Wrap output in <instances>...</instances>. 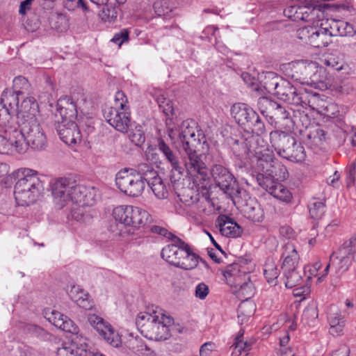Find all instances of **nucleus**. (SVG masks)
<instances>
[{"mask_svg":"<svg viewBox=\"0 0 356 356\" xmlns=\"http://www.w3.org/2000/svg\"><path fill=\"white\" fill-rule=\"evenodd\" d=\"M58 112L63 119L62 121L65 122L69 120L74 121V119L77 116L76 106H70V108H65L63 110H58Z\"/></svg>","mask_w":356,"mask_h":356,"instance_id":"obj_51","label":"nucleus"},{"mask_svg":"<svg viewBox=\"0 0 356 356\" xmlns=\"http://www.w3.org/2000/svg\"><path fill=\"white\" fill-rule=\"evenodd\" d=\"M23 177L19 178L15 185L14 195L19 206H29L34 203L39 197L42 184L31 169L23 171Z\"/></svg>","mask_w":356,"mask_h":356,"instance_id":"obj_7","label":"nucleus"},{"mask_svg":"<svg viewBox=\"0 0 356 356\" xmlns=\"http://www.w3.org/2000/svg\"><path fill=\"white\" fill-rule=\"evenodd\" d=\"M152 96L155 98L159 108L165 115L173 114V104L170 99L166 98L163 92L160 90H155L152 92Z\"/></svg>","mask_w":356,"mask_h":356,"instance_id":"obj_33","label":"nucleus"},{"mask_svg":"<svg viewBox=\"0 0 356 356\" xmlns=\"http://www.w3.org/2000/svg\"><path fill=\"white\" fill-rule=\"evenodd\" d=\"M47 319L54 326L64 332L72 334H77L79 332V327L74 323L67 316H64L59 312L55 310L52 311L51 314L47 317Z\"/></svg>","mask_w":356,"mask_h":356,"instance_id":"obj_24","label":"nucleus"},{"mask_svg":"<svg viewBox=\"0 0 356 356\" xmlns=\"http://www.w3.org/2000/svg\"><path fill=\"white\" fill-rule=\"evenodd\" d=\"M281 80H282V79L277 76L274 72H267L264 78V88L268 92L275 95L277 88H278V86H280Z\"/></svg>","mask_w":356,"mask_h":356,"instance_id":"obj_38","label":"nucleus"},{"mask_svg":"<svg viewBox=\"0 0 356 356\" xmlns=\"http://www.w3.org/2000/svg\"><path fill=\"white\" fill-rule=\"evenodd\" d=\"M355 247L350 241H346L337 252H334L335 254L342 260V261H349V256L353 254Z\"/></svg>","mask_w":356,"mask_h":356,"instance_id":"obj_42","label":"nucleus"},{"mask_svg":"<svg viewBox=\"0 0 356 356\" xmlns=\"http://www.w3.org/2000/svg\"><path fill=\"white\" fill-rule=\"evenodd\" d=\"M289 67L292 71L289 76L302 84L318 85L323 82L320 76L325 72V70L319 68L316 63L298 61L289 64Z\"/></svg>","mask_w":356,"mask_h":356,"instance_id":"obj_11","label":"nucleus"},{"mask_svg":"<svg viewBox=\"0 0 356 356\" xmlns=\"http://www.w3.org/2000/svg\"><path fill=\"white\" fill-rule=\"evenodd\" d=\"M151 231L154 233L167 236L170 239L174 236L171 233H169L166 229L157 225L152 226L151 227Z\"/></svg>","mask_w":356,"mask_h":356,"instance_id":"obj_62","label":"nucleus"},{"mask_svg":"<svg viewBox=\"0 0 356 356\" xmlns=\"http://www.w3.org/2000/svg\"><path fill=\"white\" fill-rule=\"evenodd\" d=\"M218 224L222 235L227 237H237L241 234V227L227 216H220Z\"/></svg>","mask_w":356,"mask_h":356,"instance_id":"obj_27","label":"nucleus"},{"mask_svg":"<svg viewBox=\"0 0 356 356\" xmlns=\"http://www.w3.org/2000/svg\"><path fill=\"white\" fill-rule=\"evenodd\" d=\"M33 1V0H24L22 1L19 6V14L24 15L27 10H29Z\"/></svg>","mask_w":356,"mask_h":356,"instance_id":"obj_63","label":"nucleus"},{"mask_svg":"<svg viewBox=\"0 0 356 356\" xmlns=\"http://www.w3.org/2000/svg\"><path fill=\"white\" fill-rule=\"evenodd\" d=\"M104 118L117 131L127 132L131 127L129 106L125 94L118 91L115 95L114 105L104 111Z\"/></svg>","mask_w":356,"mask_h":356,"instance_id":"obj_8","label":"nucleus"},{"mask_svg":"<svg viewBox=\"0 0 356 356\" xmlns=\"http://www.w3.org/2000/svg\"><path fill=\"white\" fill-rule=\"evenodd\" d=\"M70 106H76L70 97L65 96L60 97L57 102V111L70 108Z\"/></svg>","mask_w":356,"mask_h":356,"instance_id":"obj_59","label":"nucleus"},{"mask_svg":"<svg viewBox=\"0 0 356 356\" xmlns=\"http://www.w3.org/2000/svg\"><path fill=\"white\" fill-rule=\"evenodd\" d=\"M156 146L159 151L163 154L165 160L170 163L172 170H175L178 174L181 175L183 168L180 165L179 159L176 152L161 138L158 139Z\"/></svg>","mask_w":356,"mask_h":356,"instance_id":"obj_25","label":"nucleus"},{"mask_svg":"<svg viewBox=\"0 0 356 356\" xmlns=\"http://www.w3.org/2000/svg\"><path fill=\"white\" fill-rule=\"evenodd\" d=\"M232 346L234 347V353L236 355H241L242 352H246L250 350V344L243 341L239 338L236 339Z\"/></svg>","mask_w":356,"mask_h":356,"instance_id":"obj_56","label":"nucleus"},{"mask_svg":"<svg viewBox=\"0 0 356 356\" xmlns=\"http://www.w3.org/2000/svg\"><path fill=\"white\" fill-rule=\"evenodd\" d=\"M49 26L52 29L58 32H63L66 29V21L65 17L57 13L51 14L49 18Z\"/></svg>","mask_w":356,"mask_h":356,"instance_id":"obj_43","label":"nucleus"},{"mask_svg":"<svg viewBox=\"0 0 356 356\" xmlns=\"http://www.w3.org/2000/svg\"><path fill=\"white\" fill-rule=\"evenodd\" d=\"M334 32L327 28L307 26L298 31V38L314 48H323L332 42Z\"/></svg>","mask_w":356,"mask_h":356,"instance_id":"obj_12","label":"nucleus"},{"mask_svg":"<svg viewBox=\"0 0 356 356\" xmlns=\"http://www.w3.org/2000/svg\"><path fill=\"white\" fill-rule=\"evenodd\" d=\"M249 151L257 158V166L262 171L257 175V179L262 176L264 179L270 181H282L287 177L286 168L278 160L275 159L271 151L267 148L254 147L250 145Z\"/></svg>","mask_w":356,"mask_h":356,"instance_id":"obj_6","label":"nucleus"},{"mask_svg":"<svg viewBox=\"0 0 356 356\" xmlns=\"http://www.w3.org/2000/svg\"><path fill=\"white\" fill-rule=\"evenodd\" d=\"M318 315L317 307L315 305H309L303 311L302 318L314 320L318 318Z\"/></svg>","mask_w":356,"mask_h":356,"instance_id":"obj_58","label":"nucleus"},{"mask_svg":"<svg viewBox=\"0 0 356 356\" xmlns=\"http://www.w3.org/2000/svg\"><path fill=\"white\" fill-rule=\"evenodd\" d=\"M233 292L236 296L243 301L241 302L238 309V316L243 315L250 316L254 312V305L247 300L254 294L253 284L250 281H244L238 284L237 288L233 289Z\"/></svg>","mask_w":356,"mask_h":356,"instance_id":"obj_17","label":"nucleus"},{"mask_svg":"<svg viewBox=\"0 0 356 356\" xmlns=\"http://www.w3.org/2000/svg\"><path fill=\"white\" fill-rule=\"evenodd\" d=\"M307 137L314 143L318 145L325 139V132L323 129L316 128L312 131H310Z\"/></svg>","mask_w":356,"mask_h":356,"instance_id":"obj_53","label":"nucleus"},{"mask_svg":"<svg viewBox=\"0 0 356 356\" xmlns=\"http://www.w3.org/2000/svg\"><path fill=\"white\" fill-rule=\"evenodd\" d=\"M282 257L283 258L282 265L283 271H289V269L298 268L300 257L293 243H287L284 246V252Z\"/></svg>","mask_w":356,"mask_h":356,"instance_id":"obj_26","label":"nucleus"},{"mask_svg":"<svg viewBox=\"0 0 356 356\" xmlns=\"http://www.w3.org/2000/svg\"><path fill=\"white\" fill-rule=\"evenodd\" d=\"M264 274L267 282L273 285L277 284L280 270L274 261L268 259L264 267Z\"/></svg>","mask_w":356,"mask_h":356,"instance_id":"obj_35","label":"nucleus"},{"mask_svg":"<svg viewBox=\"0 0 356 356\" xmlns=\"http://www.w3.org/2000/svg\"><path fill=\"white\" fill-rule=\"evenodd\" d=\"M168 136L176 148L188 156L185 166L190 177L200 184L209 179L208 168L197 152L207 143L203 134L197 129L193 120H184L175 129H170Z\"/></svg>","mask_w":356,"mask_h":356,"instance_id":"obj_1","label":"nucleus"},{"mask_svg":"<svg viewBox=\"0 0 356 356\" xmlns=\"http://www.w3.org/2000/svg\"><path fill=\"white\" fill-rule=\"evenodd\" d=\"M152 222V216L147 211L140 207L130 205L127 216V224H125L126 227H129L134 231L145 227Z\"/></svg>","mask_w":356,"mask_h":356,"instance_id":"obj_20","label":"nucleus"},{"mask_svg":"<svg viewBox=\"0 0 356 356\" xmlns=\"http://www.w3.org/2000/svg\"><path fill=\"white\" fill-rule=\"evenodd\" d=\"M257 106L264 116L270 118L273 110L277 106V102L268 97H262L258 99Z\"/></svg>","mask_w":356,"mask_h":356,"instance_id":"obj_37","label":"nucleus"},{"mask_svg":"<svg viewBox=\"0 0 356 356\" xmlns=\"http://www.w3.org/2000/svg\"><path fill=\"white\" fill-rule=\"evenodd\" d=\"M38 112V105L33 97H29L24 99L18 108L17 120L15 122H19L21 118H29V116L35 117L36 113Z\"/></svg>","mask_w":356,"mask_h":356,"instance_id":"obj_30","label":"nucleus"},{"mask_svg":"<svg viewBox=\"0 0 356 356\" xmlns=\"http://www.w3.org/2000/svg\"><path fill=\"white\" fill-rule=\"evenodd\" d=\"M270 139L275 150L283 158L286 156V152L291 149L293 145H296L295 138L283 131H271Z\"/></svg>","mask_w":356,"mask_h":356,"instance_id":"obj_19","label":"nucleus"},{"mask_svg":"<svg viewBox=\"0 0 356 356\" xmlns=\"http://www.w3.org/2000/svg\"><path fill=\"white\" fill-rule=\"evenodd\" d=\"M179 197L182 202L186 205L193 207L200 213L204 212L206 209L203 207L206 200L204 198L201 200L200 195L191 188L185 189L181 194L179 195Z\"/></svg>","mask_w":356,"mask_h":356,"instance_id":"obj_29","label":"nucleus"},{"mask_svg":"<svg viewBox=\"0 0 356 356\" xmlns=\"http://www.w3.org/2000/svg\"><path fill=\"white\" fill-rule=\"evenodd\" d=\"M56 129L60 139L65 144L73 146L81 143L82 136L78 125L74 121H62L58 124Z\"/></svg>","mask_w":356,"mask_h":356,"instance_id":"obj_18","label":"nucleus"},{"mask_svg":"<svg viewBox=\"0 0 356 356\" xmlns=\"http://www.w3.org/2000/svg\"><path fill=\"white\" fill-rule=\"evenodd\" d=\"M6 134L12 150L19 154L26 152L30 147L34 150H43L47 145L46 134L36 118H21L19 122L10 121Z\"/></svg>","mask_w":356,"mask_h":356,"instance_id":"obj_2","label":"nucleus"},{"mask_svg":"<svg viewBox=\"0 0 356 356\" xmlns=\"http://www.w3.org/2000/svg\"><path fill=\"white\" fill-rule=\"evenodd\" d=\"M283 274L286 279L285 286L287 288H293L299 285L302 281V276L298 268L289 269V271H283Z\"/></svg>","mask_w":356,"mask_h":356,"instance_id":"obj_39","label":"nucleus"},{"mask_svg":"<svg viewBox=\"0 0 356 356\" xmlns=\"http://www.w3.org/2000/svg\"><path fill=\"white\" fill-rule=\"evenodd\" d=\"M209 173V179L204 183L198 184L195 182L194 184L201 187H205L210 179V175L213 177L216 186H218L232 200L236 198L241 190L239 188L238 182L233 176V175L224 166L220 164H215L211 167L210 172Z\"/></svg>","mask_w":356,"mask_h":356,"instance_id":"obj_10","label":"nucleus"},{"mask_svg":"<svg viewBox=\"0 0 356 356\" xmlns=\"http://www.w3.org/2000/svg\"><path fill=\"white\" fill-rule=\"evenodd\" d=\"M334 268H335L336 273L339 272L341 270H346L348 268V262L342 261L341 259L338 258L335 253H332L330 257L329 262Z\"/></svg>","mask_w":356,"mask_h":356,"instance_id":"obj_52","label":"nucleus"},{"mask_svg":"<svg viewBox=\"0 0 356 356\" xmlns=\"http://www.w3.org/2000/svg\"><path fill=\"white\" fill-rule=\"evenodd\" d=\"M284 159L296 162H301L305 158V152L303 146L296 141V145H293L289 151L286 152Z\"/></svg>","mask_w":356,"mask_h":356,"instance_id":"obj_40","label":"nucleus"},{"mask_svg":"<svg viewBox=\"0 0 356 356\" xmlns=\"http://www.w3.org/2000/svg\"><path fill=\"white\" fill-rule=\"evenodd\" d=\"M10 121H15V120L11 118L8 113L6 108H5L0 102V130L6 134V127L10 124Z\"/></svg>","mask_w":356,"mask_h":356,"instance_id":"obj_49","label":"nucleus"},{"mask_svg":"<svg viewBox=\"0 0 356 356\" xmlns=\"http://www.w3.org/2000/svg\"><path fill=\"white\" fill-rule=\"evenodd\" d=\"M88 321L97 332L111 346L118 347L120 344V337L112 326L102 317L89 314Z\"/></svg>","mask_w":356,"mask_h":356,"instance_id":"obj_15","label":"nucleus"},{"mask_svg":"<svg viewBox=\"0 0 356 356\" xmlns=\"http://www.w3.org/2000/svg\"><path fill=\"white\" fill-rule=\"evenodd\" d=\"M129 32L127 29L122 30L120 33L115 34L111 41L118 46H121L122 43L128 41Z\"/></svg>","mask_w":356,"mask_h":356,"instance_id":"obj_57","label":"nucleus"},{"mask_svg":"<svg viewBox=\"0 0 356 356\" xmlns=\"http://www.w3.org/2000/svg\"><path fill=\"white\" fill-rule=\"evenodd\" d=\"M173 243L161 250V257L168 263L186 270L195 268L202 259L194 253L188 244L176 236L171 238Z\"/></svg>","mask_w":356,"mask_h":356,"instance_id":"obj_5","label":"nucleus"},{"mask_svg":"<svg viewBox=\"0 0 356 356\" xmlns=\"http://www.w3.org/2000/svg\"><path fill=\"white\" fill-rule=\"evenodd\" d=\"M270 120L274 121L275 122H278L284 120H286L289 118V111L282 106L277 102V106L275 110H273Z\"/></svg>","mask_w":356,"mask_h":356,"instance_id":"obj_46","label":"nucleus"},{"mask_svg":"<svg viewBox=\"0 0 356 356\" xmlns=\"http://www.w3.org/2000/svg\"><path fill=\"white\" fill-rule=\"evenodd\" d=\"M139 171L145 176V181L158 199L163 200L168 197V185L159 176L157 171L152 165L145 163H140Z\"/></svg>","mask_w":356,"mask_h":356,"instance_id":"obj_14","label":"nucleus"},{"mask_svg":"<svg viewBox=\"0 0 356 356\" xmlns=\"http://www.w3.org/2000/svg\"><path fill=\"white\" fill-rule=\"evenodd\" d=\"M350 353V349L346 345H342L337 350L332 356H348Z\"/></svg>","mask_w":356,"mask_h":356,"instance_id":"obj_64","label":"nucleus"},{"mask_svg":"<svg viewBox=\"0 0 356 356\" xmlns=\"http://www.w3.org/2000/svg\"><path fill=\"white\" fill-rule=\"evenodd\" d=\"M172 323V318L157 307L148 312H140L136 318V324L140 333L145 337L156 341L168 338V327Z\"/></svg>","mask_w":356,"mask_h":356,"instance_id":"obj_4","label":"nucleus"},{"mask_svg":"<svg viewBox=\"0 0 356 356\" xmlns=\"http://www.w3.org/2000/svg\"><path fill=\"white\" fill-rule=\"evenodd\" d=\"M232 200L241 208L246 218L258 222L264 220V213L261 205L255 198L250 197L245 191H241L240 194Z\"/></svg>","mask_w":356,"mask_h":356,"instance_id":"obj_13","label":"nucleus"},{"mask_svg":"<svg viewBox=\"0 0 356 356\" xmlns=\"http://www.w3.org/2000/svg\"><path fill=\"white\" fill-rule=\"evenodd\" d=\"M284 102L294 105L307 104V94L302 89L296 88L290 82L282 79L275 94Z\"/></svg>","mask_w":356,"mask_h":356,"instance_id":"obj_16","label":"nucleus"},{"mask_svg":"<svg viewBox=\"0 0 356 356\" xmlns=\"http://www.w3.org/2000/svg\"><path fill=\"white\" fill-rule=\"evenodd\" d=\"M13 87L15 90V91L27 90L29 88V83L25 77L19 76L14 79Z\"/></svg>","mask_w":356,"mask_h":356,"instance_id":"obj_55","label":"nucleus"},{"mask_svg":"<svg viewBox=\"0 0 356 356\" xmlns=\"http://www.w3.org/2000/svg\"><path fill=\"white\" fill-rule=\"evenodd\" d=\"M325 205L323 202L314 201L309 204V212L312 218L318 220L325 213Z\"/></svg>","mask_w":356,"mask_h":356,"instance_id":"obj_44","label":"nucleus"},{"mask_svg":"<svg viewBox=\"0 0 356 356\" xmlns=\"http://www.w3.org/2000/svg\"><path fill=\"white\" fill-rule=\"evenodd\" d=\"M129 348L136 355L139 356H151L152 352L147 346L141 339L133 338L129 339Z\"/></svg>","mask_w":356,"mask_h":356,"instance_id":"obj_36","label":"nucleus"},{"mask_svg":"<svg viewBox=\"0 0 356 356\" xmlns=\"http://www.w3.org/2000/svg\"><path fill=\"white\" fill-rule=\"evenodd\" d=\"M209 293V288L204 282L199 283L195 286V296L200 300H204Z\"/></svg>","mask_w":356,"mask_h":356,"instance_id":"obj_54","label":"nucleus"},{"mask_svg":"<svg viewBox=\"0 0 356 356\" xmlns=\"http://www.w3.org/2000/svg\"><path fill=\"white\" fill-rule=\"evenodd\" d=\"M69 295L71 299L76 302L79 307L86 309L90 307V304L88 301V294L79 286H72Z\"/></svg>","mask_w":356,"mask_h":356,"instance_id":"obj_34","label":"nucleus"},{"mask_svg":"<svg viewBox=\"0 0 356 356\" xmlns=\"http://www.w3.org/2000/svg\"><path fill=\"white\" fill-rule=\"evenodd\" d=\"M243 268L238 264H232L226 268L223 275L227 284L232 287L237 288L241 282L250 281V276Z\"/></svg>","mask_w":356,"mask_h":356,"instance_id":"obj_22","label":"nucleus"},{"mask_svg":"<svg viewBox=\"0 0 356 356\" xmlns=\"http://www.w3.org/2000/svg\"><path fill=\"white\" fill-rule=\"evenodd\" d=\"M321 268V263L320 261L315 262L312 266H308L305 268V272L306 273L307 270L309 272V275H308V279L310 280L312 276H317L318 271Z\"/></svg>","mask_w":356,"mask_h":356,"instance_id":"obj_61","label":"nucleus"},{"mask_svg":"<svg viewBox=\"0 0 356 356\" xmlns=\"http://www.w3.org/2000/svg\"><path fill=\"white\" fill-rule=\"evenodd\" d=\"M257 182L264 189L268 191L275 198L285 202H290L292 200V193L284 185L280 183L270 181V179H264L262 176L257 178Z\"/></svg>","mask_w":356,"mask_h":356,"instance_id":"obj_21","label":"nucleus"},{"mask_svg":"<svg viewBox=\"0 0 356 356\" xmlns=\"http://www.w3.org/2000/svg\"><path fill=\"white\" fill-rule=\"evenodd\" d=\"M327 318L330 323V333L334 336L339 335L343 329L345 322L341 317L339 309L335 306H330L328 309Z\"/></svg>","mask_w":356,"mask_h":356,"instance_id":"obj_28","label":"nucleus"},{"mask_svg":"<svg viewBox=\"0 0 356 356\" xmlns=\"http://www.w3.org/2000/svg\"><path fill=\"white\" fill-rule=\"evenodd\" d=\"M329 30L334 32L333 36L340 35L351 37L356 33V31L354 29L352 24L342 21L332 22Z\"/></svg>","mask_w":356,"mask_h":356,"instance_id":"obj_32","label":"nucleus"},{"mask_svg":"<svg viewBox=\"0 0 356 356\" xmlns=\"http://www.w3.org/2000/svg\"><path fill=\"white\" fill-rule=\"evenodd\" d=\"M145 176L137 170L124 168L120 170L115 177L117 187L124 194L131 197L140 196L145 187Z\"/></svg>","mask_w":356,"mask_h":356,"instance_id":"obj_9","label":"nucleus"},{"mask_svg":"<svg viewBox=\"0 0 356 356\" xmlns=\"http://www.w3.org/2000/svg\"><path fill=\"white\" fill-rule=\"evenodd\" d=\"M55 204L63 208L70 201L81 207L92 206L97 201V191L93 186L78 184L72 177H60L51 184Z\"/></svg>","mask_w":356,"mask_h":356,"instance_id":"obj_3","label":"nucleus"},{"mask_svg":"<svg viewBox=\"0 0 356 356\" xmlns=\"http://www.w3.org/2000/svg\"><path fill=\"white\" fill-rule=\"evenodd\" d=\"M22 94V91H13L11 90H5L1 97V102L3 107L6 108L8 113L10 110L17 109L19 108V95Z\"/></svg>","mask_w":356,"mask_h":356,"instance_id":"obj_31","label":"nucleus"},{"mask_svg":"<svg viewBox=\"0 0 356 356\" xmlns=\"http://www.w3.org/2000/svg\"><path fill=\"white\" fill-rule=\"evenodd\" d=\"M245 129H249L252 133L256 134L257 136L264 134L265 131L264 124L257 114V118H253L251 120V123H250Z\"/></svg>","mask_w":356,"mask_h":356,"instance_id":"obj_48","label":"nucleus"},{"mask_svg":"<svg viewBox=\"0 0 356 356\" xmlns=\"http://www.w3.org/2000/svg\"><path fill=\"white\" fill-rule=\"evenodd\" d=\"M70 106H76L70 97L65 96L60 97L57 102V111L70 108Z\"/></svg>","mask_w":356,"mask_h":356,"instance_id":"obj_60","label":"nucleus"},{"mask_svg":"<svg viewBox=\"0 0 356 356\" xmlns=\"http://www.w3.org/2000/svg\"><path fill=\"white\" fill-rule=\"evenodd\" d=\"M99 17L105 22H114L118 17V10L114 7L103 8L99 13Z\"/></svg>","mask_w":356,"mask_h":356,"instance_id":"obj_47","label":"nucleus"},{"mask_svg":"<svg viewBox=\"0 0 356 356\" xmlns=\"http://www.w3.org/2000/svg\"><path fill=\"white\" fill-rule=\"evenodd\" d=\"M130 205H120L115 207L112 216L115 221L121 223L125 227L127 224V216L129 215Z\"/></svg>","mask_w":356,"mask_h":356,"instance_id":"obj_41","label":"nucleus"},{"mask_svg":"<svg viewBox=\"0 0 356 356\" xmlns=\"http://www.w3.org/2000/svg\"><path fill=\"white\" fill-rule=\"evenodd\" d=\"M231 114L236 122L245 128L251 123L253 118H257V113L245 104L238 103L232 106Z\"/></svg>","mask_w":356,"mask_h":356,"instance_id":"obj_23","label":"nucleus"},{"mask_svg":"<svg viewBox=\"0 0 356 356\" xmlns=\"http://www.w3.org/2000/svg\"><path fill=\"white\" fill-rule=\"evenodd\" d=\"M80 348L74 343H64L57 348V356H76Z\"/></svg>","mask_w":356,"mask_h":356,"instance_id":"obj_45","label":"nucleus"},{"mask_svg":"<svg viewBox=\"0 0 356 356\" xmlns=\"http://www.w3.org/2000/svg\"><path fill=\"white\" fill-rule=\"evenodd\" d=\"M131 141L136 145L139 146L145 142V136L140 127H136L134 130H131L129 134Z\"/></svg>","mask_w":356,"mask_h":356,"instance_id":"obj_50","label":"nucleus"}]
</instances>
